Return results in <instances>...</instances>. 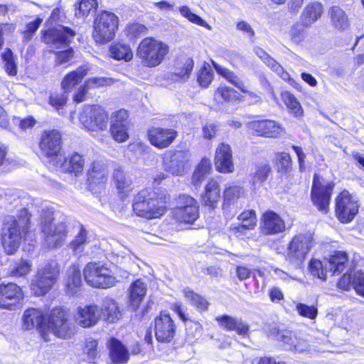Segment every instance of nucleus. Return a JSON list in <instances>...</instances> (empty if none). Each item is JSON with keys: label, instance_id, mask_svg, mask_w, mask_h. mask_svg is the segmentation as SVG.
Listing matches in <instances>:
<instances>
[{"label": "nucleus", "instance_id": "1", "mask_svg": "<svg viewBox=\"0 0 364 364\" xmlns=\"http://www.w3.org/2000/svg\"><path fill=\"white\" fill-rule=\"evenodd\" d=\"M31 214L21 209L16 217L8 218L3 224L1 232V245L7 255H13L19 248L22 238L30 228Z\"/></svg>", "mask_w": 364, "mask_h": 364}, {"label": "nucleus", "instance_id": "2", "mask_svg": "<svg viewBox=\"0 0 364 364\" xmlns=\"http://www.w3.org/2000/svg\"><path fill=\"white\" fill-rule=\"evenodd\" d=\"M41 226L45 241L50 248H56L63 243L67 235L66 218L63 215H55L50 209H43L41 213Z\"/></svg>", "mask_w": 364, "mask_h": 364}, {"label": "nucleus", "instance_id": "3", "mask_svg": "<svg viewBox=\"0 0 364 364\" xmlns=\"http://www.w3.org/2000/svg\"><path fill=\"white\" fill-rule=\"evenodd\" d=\"M60 265L50 260L38 267L31 282V290L36 296H44L53 287L60 275Z\"/></svg>", "mask_w": 364, "mask_h": 364}, {"label": "nucleus", "instance_id": "4", "mask_svg": "<svg viewBox=\"0 0 364 364\" xmlns=\"http://www.w3.org/2000/svg\"><path fill=\"white\" fill-rule=\"evenodd\" d=\"M168 52L167 44L154 38H145L138 46L136 55L144 66L154 68L164 61Z\"/></svg>", "mask_w": 364, "mask_h": 364}, {"label": "nucleus", "instance_id": "5", "mask_svg": "<svg viewBox=\"0 0 364 364\" xmlns=\"http://www.w3.org/2000/svg\"><path fill=\"white\" fill-rule=\"evenodd\" d=\"M83 274L87 284L95 288L107 289L114 287L117 282L110 266L100 262L87 263Z\"/></svg>", "mask_w": 364, "mask_h": 364}, {"label": "nucleus", "instance_id": "6", "mask_svg": "<svg viewBox=\"0 0 364 364\" xmlns=\"http://www.w3.org/2000/svg\"><path fill=\"white\" fill-rule=\"evenodd\" d=\"M118 17L112 12L102 11L97 14L93 21L92 37L96 43L105 44L115 36Z\"/></svg>", "mask_w": 364, "mask_h": 364}, {"label": "nucleus", "instance_id": "7", "mask_svg": "<svg viewBox=\"0 0 364 364\" xmlns=\"http://www.w3.org/2000/svg\"><path fill=\"white\" fill-rule=\"evenodd\" d=\"M312 245L311 234H299L294 236L289 244L286 260L296 267H300Z\"/></svg>", "mask_w": 364, "mask_h": 364}, {"label": "nucleus", "instance_id": "8", "mask_svg": "<svg viewBox=\"0 0 364 364\" xmlns=\"http://www.w3.org/2000/svg\"><path fill=\"white\" fill-rule=\"evenodd\" d=\"M333 182L325 180L318 174H315L311 188V200L318 210L327 213L332 191L334 188Z\"/></svg>", "mask_w": 364, "mask_h": 364}, {"label": "nucleus", "instance_id": "9", "mask_svg": "<svg viewBox=\"0 0 364 364\" xmlns=\"http://www.w3.org/2000/svg\"><path fill=\"white\" fill-rule=\"evenodd\" d=\"M68 311L63 308H54L46 319V329L58 338H68L73 333Z\"/></svg>", "mask_w": 364, "mask_h": 364}, {"label": "nucleus", "instance_id": "10", "mask_svg": "<svg viewBox=\"0 0 364 364\" xmlns=\"http://www.w3.org/2000/svg\"><path fill=\"white\" fill-rule=\"evenodd\" d=\"M359 208L358 201L346 190L336 199V215L342 223H350L358 213Z\"/></svg>", "mask_w": 364, "mask_h": 364}, {"label": "nucleus", "instance_id": "11", "mask_svg": "<svg viewBox=\"0 0 364 364\" xmlns=\"http://www.w3.org/2000/svg\"><path fill=\"white\" fill-rule=\"evenodd\" d=\"M108 115L98 106H85L80 114V121L90 131H102L107 129Z\"/></svg>", "mask_w": 364, "mask_h": 364}, {"label": "nucleus", "instance_id": "12", "mask_svg": "<svg viewBox=\"0 0 364 364\" xmlns=\"http://www.w3.org/2000/svg\"><path fill=\"white\" fill-rule=\"evenodd\" d=\"M173 215L181 223H193L199 216L197 201L188 195L179 196L176 200Z\"/></svg>", "mask_w": 364, "mask_h": 364}, {"label": "nucleus", "instance_id": "13", "mask_svg": "<svg viewBox=\"0 0 364 364\" xmlns=\"http://www.w3.org/2000/svg\"><path fill=\"white\" fill-rule=\"evenodd\" d=\"M39 147L43 156L48 159L56 158L57 164L61 161L59 154L61 149V135L58 130L44 131L41 135Z\"/></svg>", "mask_w": 364, "mask_h": 364}, {"label": "nucleus", "instance_id": "14", "mask_svg": "<svg viewBox=\"0 0 364 364\" xmlns=\"http://www.w3.org/2000/svg\"><path fill=\"white\" fill-rule=\"evenodd\" d=\"M75 36V32L68 27L60 26L46 31L43 40L53 49L67 48Z\"/></svg>", "mask_w": 364, "mask_h": 364}, {"label": "nucleus", "instance_id": "15", "mask_svg": "<svg viewBox=\"0 0 364 364\" xmlns=\"http://www.w3.org/2000/svg\"><path fill=\"white\" fill-rule=\"evenodd\" d=\"M155 336L159 342L168 343L174 337L176 326L169 314L161 313L155 318Z\"/></svg>", "mask_w": 364, "mask_h": 364}, {"label": "nucleus", "instance_id": "16", "mask_svg": "<svg viewBox=\"0 0 364 364\" xmlns=\"http://www.w3.org/2000/svg\"><path fill=\"white\" fill-rule=\"evenodd\" d=\"M23 297L21 288L16 284L9 283L0 285V308L12 310L16 304L23 299Z\"/></svg>", "mask_w": 364, "mask_h": 364}, {"label": "nucleus", "instance_id": "17", "mask_svg": "<svg viewBox=\"0 0 364 364\" xmlns=\"http://www.w3.org/2000/svg\"><path fill=\"white\" fill-rule=\"evenodd\" d=\"M249 128L259 136L277 138L284 133V128L274 120L263 119L249 123Z\"/></svg>", "mask_w": 364, "mask_h": 364}, {"label": "nucleus", "instance_id": "18", "mask_svg": "<svg viewBox=\"0 0 364 364\" xmlns=\"http://www.w3.org/2000/svg\"><path fill=\"white\" fill-rule=\"evenodd\" d=\"M22 319L23 327L25 329L39 328L45 341H50L46 332V318L41 310L34 308L28 309L24 311Z\"/></svg>", "mask_w": 364, "mask_h": 364}, {"label": "nucleus", "instance_id": "19", "mask_svg": "<svg viewBox=\"0 0 364 364\" xmlns=\"http://www.w3.org/2000/svg\"><path fill=\"white\" fill-rule=\"evenodd\" d=\"M100 318V309L95 304L79 306L75 316L76 323L83 328H90L95 326Z\"/></svg>", "mask_w": 364, "mask_h": 364}, {"label": "nucleus", "instance_id": "20", "mask_svg": "<svg viewBox=\"0 0 364 364\" xmlns=\"http://www.w3.org/2000/svg\"><path fill=\"white\" fill-rule=\"evenodd\" d=\"M127 118V112L125 110H119L112 119L109 132L112 138L117 142H124L129 138Z\"/></svg>", "mask_w": 364, "mask_h": 364}, {"label": "nucleus", "instance_id": "21", "mask_svg": "<svg viewBox=\"0 0 364 364\" xmlns=\"http://www.w3.org/2000/svg\"><path fill=\"white\" fill-rule=\"evenodd\" d=\"M189 156L186 151H175L164 158L165 170L173 175L181 176L185 171V166Z\"/></svg>", "mask_w": 364, "mask_h": 364}, {"label": "nucleus", "instance_id": "22", "mask_svg": "<svg viewBox=\"0 0 364 364\" xmlns=\"http://www.w3.org/2000/svg\"><path fill=\"white\" fill-rule=\"evenodd\" d=\"M215 166L220 173H227L233 171L232 150L229 145L221 143L218 146L215 151Z\"/></svg>", "mask_w": 364, "mask_h": 364}, {"label": "nucleus", "instance_id": "23", "mask_svg": "<svg viewBox=\"0 0 364 364\" xmlns=\"http://www.w3.org/2000/svg\"><path fill=\"white\" fill-rule=\"evenodd\" d=\"M176 136L177 132L173 129L156 127L149 131V138L151 144L159 149L168 147Z\"/></svg>", "mask_w": 364, "mask_h": 364}, {"label": "nucleus", "instance_id": "24", "mask_svg": "<svg viewBox=\"0 0 364 364\" xmlns=\"http://www.w3.org/2000/svg\"><path fill=\"white\" fill-rule=\"evenodd\" d=\"M154 197V191L153 190L146 188L140 191L134 200L132 205L134 212L140 217L152 219V211H151L149 201L146 198L152 200Z\"/></svg>", "mask_w": 364, "mask_h": 364}, {"label": "nucleus", "instance_id": "25", "mask_svg": "<svg viewBox=\"0 0 364 364\" xmlns=\"http://www.w3.org/2000/svg\"><path fill=\"white\" fill-rule=\"evenodd\" d=\"M261 229L265 235L278 234L284 231L285 223L277 213L267 210L262 217Z\"/></svg>", "mask_w": 364, "mask_h": 364}, {"label": "nucleus", "instance_id": "26", "mask_svg": "<svg viewBox=\"0 0 364 364\" xmlns=\"http://www.w3.org/2000/svg\"><path fill=\"white\" fill-rule=\"evenodd\" d=\"M194 66L191 58H183L175 65L174 71L166 74V79L175 82H186L188 80Z\"/></svg>", "mask_w": 364, "mask_h": 364}, {"label": "nucleus", "instance_id": "27", "mask_svg": "<svg viewBox=\"0 0 364 364\" xmlns=\"http://www.w3.org/2000/svg\"><path fill=\"white\" fill-rule=\"evenodd\" d=\"M338 287L343 290L353 288L358 294L364 296V272L357 271L344 274L338 282Z\"/></svg>", "mask_w": 364, "mask_h": 364}, {"label": "nucleus", "instance_id": "28", "mask_svg": "<svg viewBox=\"0 0 364 364\" xmlns=\"http://www.w3.org/2000/svg\"><path fill=\"white\" fill-rule=\"evenodd\" d=\"M220 198V188L218 182L211 178L205 184L204 191L201 194L203 205L215 208Z\"/></svg>", "mask_w": 364, "mask_h": 364}, {"label": "nucleus", "instance_id": "29", "mask_svg": "<svg viewBox=\"0 0 364 364\" xmlns=\"http://www.w3.org/2000/svg\"><path fill=\"white\" fill-rule=\"evenodd\" d=\"M280 338L281 342L289 350L303 353L309 349V345L306 340L297 338L295 333L289 330H282Z\"/></svg>", "mask_w": 364, "mask_h": 364}, {"label": "nucleus", "instance_id": "30", "mask_svg": "<svg viewBox=\"0 0 364 364\" xmlns=\"http://www.w3.org/2000/svg\"><path fill=\"white\" fill-rule=\"evenodd\" d=\"M330 22L334 29L343 31L350 27V21L345 11L338 6H332L328 10Z\"/></svg>", "mask_w": 364, "mask_h": 364}, {"label": "nucleus", "instance_id": "31", "mask_svg": "<svg viewBox=\"0 0 364 364\" xmlns=\"http://www.w3.org/2000/svg\"><path fill=\"white\" fill-rule=\"evenodd\" d=\"M323 12V6L321 3L317 1L311 2L307 4L303 10L300 16V21L306 28H309L321 18Z\"/></svg>", "mask_w": 364, "mask_h": 364}, {"label": "nucleus", "instance_id": "32", "mask_svg": "<svg viewBox=\"0 0 364 364\" xmlns=\"http://www.w3.org/2000/svg\"><path fill=\"white\" fill-rule=\"evenodd\" d=\"M147 290L146 284L141 279L134 281L129 289V304L136 311L144 299Z\"/></svg>", "mask_w": 364, "mask_h": 364}, {"label": "nucleus", "instance_id": "33", "mask_svg": "<svg viewBox=\"0 0 364 364\" xmlns=\"http://www.w3.org/2000/svg\"><path fill=\"white\" fill-rule=\"evenodd\" d=\"M100 311L101 317L102 316L104 321L108 323H115L122 316L118 304L109 297L103 300Z\"/></svg>", "mask_w": 364, "mask_h": 364}, {"label": "nucleus", "instance_id": "34", "mask_svg": "<svg viewBox=\"0 0 364 364\" xmlns=\"http://www.w3.org/2000/svg\"><path fill=\"white\" fill-rule=\"evenodd\" d=\"M66 274V293L70 296H74L80 290L82 284L81 272L77 266L72 265L68 268Z\"/></svg>", "mask_w": 364, "mask_h": 364}, {"label": "nucleus", "instance_id": "35", "mask_svg": "<svg viewBox=\"0 0 364 364\" xmlns=\"http://www.w3.org/2000/svg\"><path fill=\"white\" fill-rule=\"evenodd\" d=\"M59 168L62 171L74 173L75 175L81 173L83 169L84 160L79 154H73L71 156L64 158L62 156L59 162ZM58 167V164L56 165Z\"/></svg>", "mask_w": 364, "mask_h": 364}, {"label": "nucleus", "instance_id": "36", "mask_svg": "<svg viewBox=\"0 0 364 364\" xmlns=\"http://www.w3.org/2000/svg\"><path fill=\"white\" fill-rule=\"evenodd\" d=\"M154 195L155 197L152 200L146 199L149 201V206L151 208V211H152L153 218H156L165 213L166 203L169 201L170 196L164 191L159 190L154 191Z\"/></svg>", "mask_w": 364, "mask_h": 364}, {"label": "nucleus", "instance_id": "37", "mask_svg": "<svg viewBox=\"0 0 364 364\" xmlns=\"http://www.w3.org/2000/svg\"><path fill=\"white\" fill-rule=\"evenodd\" d=\"M216 321L221 327L229 331H235L240 335H246L249 331L248 326L237 318L223 315L216 317Z\"/></svg>", "mask_w": 364, "mask_h": 364}, {"label": "nucleus", "instance_id": "38", "mask_svg": "<svg viewBox=\"0 0 364 364\" xmlns=\"http://www.w3.org/2000/svg\"><path fill=\"white\" fill-rule=\"evenodd\" d=\"M109 357L115 364H122L127 361L129 353L123 344L116 338H111L108 343Z\"/></svg>", "mask_w": 364, "mask_h": 364}, {"label": "nucleus", "instance_id": "39", "mask_svg": "<svg viewBox=\"0 0 364 364\" xmlns=\"http://www.w3.org/2000/svg\"><path fill=\"white\" fill-rule=\"evenodd\" d=\"M213 65L218 75L224 77L228 82L241 90L243 93L252 95L253 93L247 90L243 81L232 70L213 62Z\"/></svg>", "mask_w": 364, "mask_h": 364}, {"label": "nucleus", "instance_id": "40", "mask_svg": "<svg viewBox=\"0 0 364 364\" xmlns=\"http://www.w3.org/2000/svg\"><path fill=\"white\" fill-rule=\"evenodd\" d=\"M106 168L99 163H94L92 170L88 174V186L90 190L94 191L96 187H103L107 181Z\"/></svg>", "mask_w": 364, "mask_h": 364}, {"label": "nucleus", "instance_id": "41", "mask_svg": "<svg viewBox=\"0 0 364 364\" xmlns=\"http://www.w3.org/2000/svg\"><path fill=\"white\" fill-rule=\"evenodd\" d=\"M87 74V68L79 67L75 70L67 74L61 82V87L65 92H70L77 85H78L84 77Z\"/></svg>", "mask_w": 364, "mask_h": 364}, {"label": "nucleus", "instance_id": "42", "mask_svg": "<svg viewBox=\"0 0 364 364\" xmlns=\"http://www.w3.org/2000/svg\"><path fill=\"white\" fill-rule=\"evenodd\" d=\"M326 262L329 272L333 274L343 272L348 264V258L346 252H336Z\"/></svg>", "mask_w": 364, "mask_h": 364}, {"label": "nucleus", "instance_id": "43", "mask_svg": "<svg viewBox=\"0 0 364 364\" xmlns=\"http://www.w3.org/2000/svg\"><path fill=\"white\" fill-rule=\"evenodd\" d=\"M112 178L120 193H127L132 190V181L120 167L114 169Z\"/></svg>", "mask_w": 364, "mask_h": 364}, {"label": "nucleus", "instance_id": "44", "mask_svg": "<svg viewBox=\"0 0 364 364\" xmlns=\"http://www.w3.org/2000/svg\"><path fill=\"white\" fill-rule=\"evenodd\" d=\"M87 235V230L81 225L79 232L69 245V247L74 255H81L83 252L85 246L89 243Z\"/></svg>", "mask_w": 364, "mask_h": 364}, {"label": "nucleus", "instance_id": "45", "mask_svg": "<svg viewBox=\"0 0 364 364\" xmlns=\"http://www.w3.org/2000/svg\"><path fill=\"white\" fill-rule=\"evenodd\" d=\"M32 269V262L25 259L15 261L9 267V276L20 278L26 277Z\"/></svg>", "mask_w": 364, "mask_h": 364}, {"label": "nucleus", "instance_id": "46", "mask_svg": "<svg viewBox=\"0 0 364 364\" xmlns=\"http://www.w3.org/2000/svg\"><path fill=\"white\" fill-rule=\"evenodd\" d=\"M211 171V162L209 159L203 158L192 175V183L199 186Z\"/></svg>", "mask_w": 364, "mask_h": 364}, {"label": "nucleus", "instance_id": "47", "mask_svg": "<svg viewBox=\"0 0 364 364\" xmlns=\"http://www.w3.org/2000/svg\"><path fill=\"white\" fill-rule=\"evenodd\" d=\"M109 51L111 56L118 60L129 61L133 58V53L127 44L116 43L110 48Z\"/></svg>", "mask_w": 364, "mask_h": 364}, {"label": "nucleus", "instance_id": "48", "mask_svg": "<svg viewBox=\"0 0 364 364\" xmlns=\"http://www.w3.org/2000/svg\"><path fill=\"white\" fill-rule=\"evenodd\" d=\"M242 194L243 190L239 186L232 185L226 187L223 193V206L234 205Z\"/></svg>", "mask_w": 364, "mask_h": 364}, {"label": "nucleus", "instance_id": "49", "mask_svg": "<svg viewBox=\"0 0 364 364\" xmlns=\"http://www.w3.org/2000/svg\"><path fill=\"white\" fill-rule=\"evenodd\" d=\"M282 98L284 103L289 108L291 113L296 117H300L303 115V109L296 98L289 92H283Z\"/></svg>", "mask_w": 364, "mask_h": 364}, {"label": "nucleus", "instance_id": "50", "mask_svg": "<svg viewBox=\"0 0 364 364\" xmlns=\"http://www.w3.org/2000/svg\"><path fill=\"white\" fill-rule=\"evenodd\" d=\"M183 294L188 301L195 306L200 311H205L208 307V302L200 295L187 288L183 290Z\"/></svg>", "mask_w": 364, "mask_h": 364}, {"label": "nucleus", "instance_id": "51", "mask_svg": "<svg viewBox=\"0 0 364 364\" xmlns=\"http://www.w3.org/2000/svg\"><path fill=\"white\" fill-rule=\"evenodd\" d=\"M215 97L218 100H223L225 102H233L238 100V92L226 85H220L215 92Z\"/></svg>", "mask_w": 364, "mask_h": 364}, {"label": "nucleus", "instance_id": "52", "mask_svg": "<svg viewBox=\"0 0 364 364\" xmlns=\"http://www.w3.org/2000/svg\"><path fill=\"white\" fill-rule=\"evenodd\" d=\"M1 58L4 63V70L9 76L17 75V65L15 62L13 52L7 48L2 54Z\"/></svg>", "mask_w": 364, "mask_h": 364}, {"label": "nucleus", "instance_id": "53", "mask_svg": "<svg viewBox=\"0 0 364 364\" xmlns=\"http://www.w3.org/2000/svg\"><path fill=\"white\" fill-rule=\"evenodd\" d=\"M309 269L312 275L322 280H326L327 272L329 271L326 262L323 264L315 259L309 262Z\"/></svg>", "mask_w": 364, "mask_h": 364}, {"label": "nucleus", "instance_id": "54", "mask_svg": "<svg viewBox=\"0 0 364 364\" xmlns=\"http://www.w3.org/2000/svg\"><path fill=\"white\" fill-rule=\"evenodd\" d=\"M178 11L183 17L187 18L191 23L206 28L210 31L212 29V27L205 20L193 13L188 6H180Z\"/></svg>", "mask_w": 364, "mask_h": 364}, {"label": "nucleus", "instance_id": "55", "mask_svg": "<svg viewBox=\"0 0 364 364\" xmlns=\"http://www.w3.org/2000/svg\"><path fill=\"white\" fill-rule=\"evenodd\" d=\"M305 26L301 23H294L289 28V36L294 44H299L305 39Z\"/></svg>", "mask_w": 364, "mask_h": 364}, {"label": "nucleus", "instance_id": "56", "mask_svg": "<svg viewBox=\"0 0 364 364\" xmlns=\"http://www.w3.org/2000/svg\"><path fill=\"white\" fill-rule=\"evenodd\" d=\"M15 165V161L7 156L6 147L0 142V174L10 171Z\"/></svg>", "mask_w": 364, "mask_h": 364}, {"label": "nucleus", "instance_id": "57", "mask_svg": "<svg viewBox=\"0 0 364 364\" xmlns=\"http://www.w3.org/2000/svg\"><path fill=\"white\" fill-rule=\"evenodd\" d=\"M237 218L241 222L240 224L242 225V227L246 228L247 230H253L256 226V213L252 210L243 211Z\"/></svg>", "mask_w": 364, "mask_h": 364}, {"label": "nucleus", "instance_id": "58", "mask_svg": "<svg viewBox=\"0 0 364 364\" xmlns=\"http://www.w3.org/2000/svg\"><path fill=\"white\" fill-rule=\"evenodd\" d=\"M97 6V0H82L75 9V16L78 18L87 16L92 9Z\"/></svg>", "mask_w": 364, "mask_h": 364}, {"label": "nucleus", "instance_id": "59", "mask_svg": "<svg viewBox=\"0 0 364 364\" xmlns=\"http://www.w3.org/2000/svg\"><path fill=\"white\" fill-rule=\"evenodd\" d=\"M213 79V73L209 65H204L199 70L197 81L200 86L207 87Z\"/></svg>", "mask_w": 364, "mask_h": 364}, {"label": "nucleus", "instance_id": "60", "mask_svg": "<svg viewBox=\"0 0 364 364\" xmlns=\"http://www.w3.org/2000/svg\"><path fill=\"white\" fill-rule=\"evenodd\" d=\"M296 310L299 316L309 319H315L318 314V309L314 305L308 306L299 303L296 305Z\"/></svg>", "mask_w": 364, "mask_h": 364}, {"label": "nucleus", "instance_id": "61", "mask_svg": "<svg viewBox=\"0 0 364 364\" xmlns=\"http://www.w3.org/2000/svg\"><path fill=\"white\" fill-rule=\"evenodd\" d=\"M97 348V342L96 340L92 338L87 340L83 351L87 355V359L90 363H95V360L98 357Z\"/></svg>", "mask_w": 364, "mask_h": 364}, {"label": "nucleus", "instance_id": "62", "mask_svg": "<svg viewBox=\"0 0 364 364\" xmlns=\"http://www.w3.org/2000/svg\"><path fill=\"white\" fill-rule=\"evenodd\" d=\"M68 92H54L49 97V104L58 111L62 108L68 101Z\"/></svg>", "mask_w": 364, "mask_h": 364}, {"label": "nucleus", "instance_id": "63", "mask_svg": "<svg viewBox=\"0 0 364 364\" xmlns=\"http://www.w3.org/2000/svg\"><path fill=\"white\" fill-rule=\"evenodd\" d=\"M114 80L111 77H92L88 79L85 83L90 89L97 88L113 84Z\"/></svg>", "mask_w": 364, "mask_h": 364}, {"label": "nucleus", "instance_id": "64", "mask_svg": "<svg viewBox=\"0 0 364 364\" xmlns=\"http://www.w3.org/2000/svg\"><path fill=\"white\" fill-rule=\"evenodd\" d=\"M270 172V167L268 164L261 165L257 168V171L253 176V183L254 184L262 183L268 177V175Z\"/></svg>", "mask_w": 364, "mask_h": 364}]
</instances>
